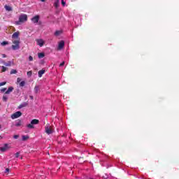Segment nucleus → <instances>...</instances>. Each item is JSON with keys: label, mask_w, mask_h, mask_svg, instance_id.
Returning a JSON list of instances; mask_svg holds the SVG:
<instances>
[{"label": "nucleus", "mask_w": 179, "mask_h": 179, "mask_svg": "<svg viewBox=\"0 0 179 179\" xmlns=\"http://www.w3.org/2000/svg\"><path fill=\"white\" fill-rule=\"evenodd\" d=\"M24 22H27V15L22 14L20 15L19 20L15 22V24L19 26L22 24V23H24Z\"/></svg>", "instance_id": "obj_1"}, {"label": "nucleus", "mask_w": 179, "mask_h": 179, "mask_svg": "<svg viewBox=\"0 0 179 179\" xmlns=\"http://www.w3.org/2000/svg\"><path fill=\"white\" fill-rule=\"evenodd\" d=\"M13 44L11 46L12 50H13V51H16V50H19L20 48V40H15L13 41Z\"/></svg>", "instance_id": "obj_2"}, {"label": "nucleus", "mask_w": 179, "mask_h": 179, "mask_svg": "<svg viewBox=\"0 0 179 179\" xmlns=\"http://www.w3.org/2000/svg\"><path fill=\"white\" fill-rule=\"evenodd\" d=\"M40 122V121L37 119H34L31 121V123L27 124V127L29 129H34V125H37Z\"/></svg>", "instance_id": "obj_3"}, {"label": "nucleus", "mask_w": 179, "mask_h": 179, "mask_svg": "<svg viewBox=\"0 0 179 179\" xmlns=\"http://www.w3.org/2000/svg\"><path fill=\"white\" fill-rule=\"evenodd\" d=\"M19 117H22V112L17 111L11 115L12 120H16V118H19Z\"/></svg>", "instance_id": "obj_4"}, {"label": "nucleus", "mask_w": 179, "mask_h": 179, "mask_svg": "<svg viewBox=\"0 0 179 179\" xmlns=\"http://www.w3.org/2000/svg\"><path fill=\"white\" fill-rule=\"evenodd\" d=\"M45 131L46 134H48V135L52 134V129H51V126H50V125L45 126Z\"/></svg>", "instance_id": "obj_5"}, {"label": "nucleus", "mask_w": 179, "mask_h": 179, "mask_svg": "<svg viewBox=\"0 0 179 179\" xmlns=\"http://www.w3.org/2000/svg\"><path fill=\"white\" fill-rule=\"evenodd\" d=\"M32 23L36 24L38 23V20H40V16L35 15L34 17L31 19Z\"/></svg>", "instance_id": "obj_6"}, {"label": "nucleus", "mask_w": 179, "mask_h": 179, "mask_svg": "<svg viewBox=\"0 0 179 179\" xmlns=\"http://www.w3.org/2000/svg\"><path fill=\"white\" fill-rule=\"evenodd\" d=\"M36 41L37 45H39V47H43V45H44V40L36 39Z\"/></svg>", "instance_id": "obj_7"}, {"label": "nucleus", "mask_w": 179, "mask_h": 179, "mask_svg": "<svg viewBox=\"0 0 179 179\" xmlns=\"http://www.w3.org/2000/svg\"><path fill=\"white\" fill-rule=\"evenodd\" d=\"M64 46H65V42L64 41H61L59 43L58 50H62V48H64Z\"/></svg>", "instance_id": "obj_8"}, {"label": "nucleus", "mask_w": 179, "mask_h": 179, "mask_svg": "<svg viewBox=\"0 0 179 179\" xmlns=\"http://www.w3.org/2000/svg\"><path fill=\"white\" fill-rule=\"evenodd\" d=\"M8 149V144H5L3 147H0L1 152H6Z\"/></svg>", "instance_id": "obj_9"}, {"label": "nucleus", "mask_w": 179, "mask_h": 179, "mask_svg": "<svg viewBox=\"0 0 179 179\" xmlns=\"http://www.w3.org/2000/svg\"><path fill=\"white\" fill-rule=\"evenodd\" d=\"M27 106H29V103L27 102H24L23 103H21L19 106L18 108H23L24 107H27Z\"/></svg>", "instance_id": "obj_10"}, {"label": "nucleus", "mask_w": 179, "mask_h": 179, "mask_svg": "<svg viewBox=\"0 0 179 179\" xmlns=\"http://www.w3.org/2000/svg\"><path fill=\"white\" fill-rule=\"evenodd\" d=\"M45 73V70H44V69L40 70L38 72V75L39 78H41L43 76V75H44Z\"/></svg>", "instance_id": "obj_11"}, {"label": "nucleus", "mask_w": 179, "mask_h": 179, "mask_svg": "<svg viewBox=\"0 0 179 179\" xmlns=\"http://www.w3.org/2000/svg\"><path fill=\"white\" fill-rule=\"evenodd\" d=\"M13 87H9L8 89L6 91V94H9L10 93H12L13 92Z\"/></svg>", "instance_id": "obj_12"}, {"label": "nucleus", "mask_w": 179, "mask_h": 179, "mask_svg": "<svg viewBox=\"0 0 179 179\" xmlns=\"http://www.w3.org/2000/svg\"><path fill=\"white\" fill-rule=\"evenodd\" d=\"M4 8L6 9V10H7L8 12H12V10H13V9L12 8V7L10 6H8L6 5L4 6Z\"/></svg>", "instance_id": "obj_13"}, {"label": "nucleus", "mask_w": 179, "mask_h": 179, "mask_svg": "<svg viewBox=\"0 0 179 179\" xmlns=\"http://www.w3.org/2000/svg\"><path fill=\"white\" fill-rule=\"evenodd\" d=\"M2 64H3V65H5V66H12V62H10V61H8L7 62H2Z\"/></svg>", "instance_id": "obj_14"}, {"label": "nucleus", "mask_w": 179, "mask_h": 179, "mask_svg": "<svg viewBox=\"0 0 179 179\" xmlns=\"http://www.w3.org/2000/svg\"><path fill=\"white\" fill-rule=\"evenodd\" d=\"M19 31L15 32L13 35H12V38H19Z\"/></svg>", "instance_id": "obj_15"}, {"label": "nucleus", "mask_w": 179, "mask_h": 179, "mask_svg": "<svg viewBox=\"0 0 179 179\" xmlns=\"http://www.w3.org/2000/svg\"><path fill=\"white\" fill-rule=\"evenodd\" d=\"M44 57H45V55L44 54V52L38 53V58L41 59V58H44Z\"/></svg>", "instance_id": "obj_16"}, {"label": "nucleus", "mask_w": 179, "mask_h": 179, "mask_svg": "<svg viewBox=\"0 0 179 179\" xmlns=\"http://www.w3.org/2000/svg\"><path fill=\"white\" fill-rule=\"evenodd\" d=\"M15 127H20L22 125V120H18L15 122Z\"/></svg>", "instance_id": "obj_17"}, {"label": "nucleus", "mask_w": 179, "mask_h": 179, "mask_svg": "<svg viewBox=\"0 0 179 179\" xmlns=\"http://www.w3.org/2000/svg\"><path fill=\"white\" fill-rule=\"evenodd\" d=\"M34 92L35 93H38V92H40V87L38 86H35L34 87Z\"/></svg>", "instance_id": "obj_18"}, {"label": "nucleus", "mask_w": 179, "mask_h": 179, "mask_svg": "<svg viewBox=\"0 0 179 179\" xmlns=\"http://www.w3.org/2000/svg\"><path fill=\"white\" fill-rule=\"evenodd\" d=\"M62 34V31H56L55 32V36H58L61 35Z\"/></svg>", "instance_id": "obj_19"}, {"label": "nucleus", "mask_w": 179, "mask_h": 179, "mask_svg": "<svg viewBox=\"0 0 179 179\" xmlns=\"http://www.w3.org/2000/svg\"><path fill=\"white\" fill-rule=\"evenodd\" d=\"M10 73V75H15V74L17 73V71H16L15 69H12Z\"/></svg>", "instance_id": "obj_20"}, {"label": "nucleus", "mask_w": 179, "mask_h": 179, "mask_svg": "<svg viewBox=\"0 0 179 179\" xmlns=\"http://www.w3.org/2000/svg\"><path fill=\"white\" fill-rule=\"evenodd\" d=\"M24 85H26V82H24V81H21L20 83V87H23V86H24Z\"/></svg>", "instance_id": "obj_21"}, {"label": "nucleus", "mask_w": 179, "mask_h": 179, "mask_svg": "<svg viewBox=\"0 0 179 179\" xmlns=\"http://www.w3.org/2000/svg\"><path fill=\"white\" fill-rule=\"evenodd\" d=\"M29 139V136H22V141H27Z\"/></svg>", "instance_id": "obj_22"}, {"label": "nucleus", "mask_w": 179, "mask_h": 179, "mask_svg": "<svg viewBox=\"0 0 179 179\" xmlns=\"http://www.w3.org/2000/svg\"><path fill=\"white\" fill-rule=\"evenodd\" d=\"M8 44H9V43L8 41H3L1 45H8Z\"/></svg>", "instance_id": "obj_23"}, {"label": "nucleus", "mask_w": 179, "mask_h": 179, "mask_svg": "<svg viewBox=\"0 0 179 179\" xmlns=\"http://www.w3.org/2000/svg\"><path fill=\"white\" fill-rule=\"evenodd\" d=\"M3 101H8V96H3Z\"/></svg>", "instance_id": "obj_24"}, {"label": "nucleus", "mask_w": 179, "mask_h": 179, "mask_svg": "<svg viewBox=\"0 0 179 179\" xmlns=\"http://www.w3.org/2000/svg\"><path fill=\"white\" fill-rule=\"evenodd\" d=\"M1 68H2L1 72H6V67L3 66H1Z\"/></svg>", "instance_id": "obj_25"}, {"label": "nucleus", "mask_w": 179, "mask_h": 179, "mask_svg": "<svg viewBox=\"0 0 179 179\" xmlns=\"http://www.w3.org/2000/svg\"><path fill=\"white\" fill-rule=\"evenodd\" d=\"M27 76H31V75H32L31 71H28V72L27 73Z\"/></svg>", "instance_id": "obj_26"}, {"label": "nucleus", "mask_w": 179, "mask_h": 179, "mask_svg": "<svg viewBox=\"0 0 179 179\" xmlns=\"http://www.w3.org/2000/svg\"><path fill=\"white\" fill-rule=\"evenodd\" d=\"M5 85H6V82L0 83V87L1 86H5Z\"/></svg>", "instance_id": "obj_27"}, {"label": "nucleus", "mask_w": 179, "mask_h": 179, "mask_svg": "<svg viewBox=\"0 0 179 179\" xmlns=\"http://www.w3.org/2000/svg\"><path fill=\"white\" fill-rule=\"evenodd\" d=\"M17 83H20V82H22V78H17Z\"/></svg>", "instance_id": "obj_28"}, {"label": "nucleus", "mask_w": 179, "mask_h": 179, "mask_svg": "<svg viewBox=\"0 0 179 179\" xmlns=\"http://www.w3.org/2000/svg\"><path fill=\"white\" fill-rule=\"evenodd\" d=\"M19 156H20V152H17L15 153V157H19Z\"/></svg>", "instance_id": "obj_29"}, {"label": "nucleus", "mask_w": 179, "mask_h": 179, "mask_svg": "<svg viewBox=\"0 0 179 179\" xmlns=\"http://www.w3.org/2000/svg\"><path fill=\"white\" fill-rule=\"evenodd\" d=\"M66 3V2H65V1L62 0V5H63V6H65Z\"/></svg>", "instance_id": "obj_30"}, {"label": "nucleus", "mask_w": 179, "mask_h": 179, "mask_svg": "<svg viewBox=\"0 0 179 179\" xmlns=\"http://www.w3.org/2000/svg\"><path fill=\"white\" fill-rule=\"evenodd\" d=\"M13 138H14V139H18L19 135H14Z\"/></svg>", "instance_id": "obj_31"}, {"label": "nucleus", "mask_w": 179, "mask_h": 179, "mask_svg": "<svg viewBox=\"0 0 179 179\" xmlns=\"http://www.w3.org/2000/svg\"><path fill=\"white\" fill-rule=\"evenodd\" d=\"M29 61H30V62L33 61V57L29 56Z\"/></svg>", "instance_id": "obj_32"}, {"label": "nucleus", "mask_w": 179, "mask_h": 179, "mask_svg": "<svg viewBox=\"0 0 179 179\" xmlns=\"http://www.w3.org/2000/svg\"><path fill=\"white\" fill-rule=\"evenodd\" d=\"M64 65H65V62H62V63L59 64V66H64Z\"/></svg>", "instance_id": "obj_33"}, {"label": "nucleus", "mask_w": 179, "mask_h": 179, "mask_svg": "<svg viewBox=\"0 0 179 179\" xmlns=\"http://www.w3.org/2000/svg\"><path fill=\"white\" fill-rule=\"evenodd\" d=\"M10 171V169L8 168L6 169V171H5V173H9Z\"/></svg>", "instance_id": "obj_34"}, {"label": "nucleus", "mask_w": 179, "mask_h": 179, "mask_svg": "<svg viewBox=\"0 0 179 179\" xmlns=\"http://www.w3.org/2000/svg\"><path fill=\"white\" fill-rule=\"evenodd\" d=\"M1 92H6V88H3L1 90Z\"/></svg>", "instance_id": "obj_35"}, {"label": "nucleus", "mask_w": 179, "mask_h": 179, "mask_svg": "<svg viewBox=\"0 0 179 179\" xmlns=\"http://www.w3.org/2000/svg\"><path fill=\"white\" fill-rule=\"evenodd\" d=\"M3 58H6V55H2Z\"/></svg>", "instance_id": "obj_36"}, {"label": "nucleus", "mask_w": 179, "mask_h": 179, "mask_svg": "<svg viewBox=\"0 0 179 179\" xmlns=\"http://www.w3.org/2000/svg\"><path fill=\"white\" fill-rule=\"evenodd\" d=\"M29 98L31 99V100H33L34 99L33 96H30Z\"/></svg>", "instance_id": "obj_37"}, {"label": "nucleus", "mask_w": 179, "mask_h": 179, "mask_svg": "<svg viewBox=\"0 0 179 179\" xmlns=\"http://www.w3.org/2000/svg\"><path fill=\"white\" fill-rule=\"evenodd\" d=\"M41 2H45V0H41Z\"/></svg>", "instance_id": "obj_38"}, {"label": "nucleus", "mask_w": 179, "mask_h": 179, "mask_svg": "<svg viewBox=\"0 0 179 179\" xmlns=\"http://www.w3.org/2000/svg\"><path fill=\"white\" fill-rule=\"evenodd\" d=\"M1 139H2V136H0V140H1Z\"/></svg>", "instance_id": "obj_39"}, {"label": "nucleus", "mask_w": 179, "mask_h": 179, "mask_svg": "<svg viewBox=\"0 0 179 179\" xmlns=\"http://www.w3.org/2000/svg\"><path fill=\"white\" fill-rule=\"evenodd\" d=\"M55 6H57V3H55Z\"/></svg>", "instance_id": "obj_40"}, {"label": "nucleus", "mask_w": 179, "mask_h": 179, "mask_svg": "<svg viewBox=\"0 0 179 179\" xmlns=\"http://www.w3.org/2000/svg\"><path fill=\"white\" fill-rule=\"evenodd\" d=\"M0 128H1V125H0Z\"/></svg>", "instance_id": "obj_41"}, {"label": "nucleus", "mask_w": 179, "mask_h": 179, "mask_svg": "<svg viewBox=\"0 0 179 179\" xmlns=\"http://www.w3.org/2000/svg\"><path fill=\"white\" fill-rule=\"evenodd\" d=\"M0 128H1V125H0Z\"/></svg>", "instance_id": "obj_42"}]
</instances>
